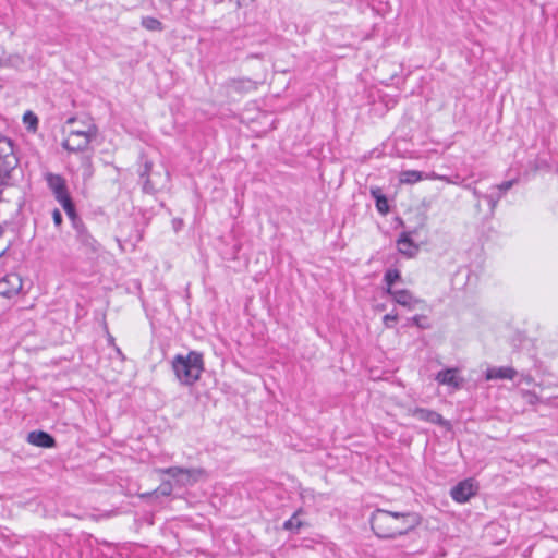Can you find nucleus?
I'll return each mask as SVG.
<instances>
[{
    "instance_id": "obj_17",
    "label": "nucleus",
    "mask_w": 558,
    "mask_h": 558,
    "mask_svg": "<svg viewBox=\"0 0 558 558\" xmlns=\"http://www.w3.org/2000/svg\"><path fill=\"white\" fill-rule=\"evenodd\" d=\"M3 283H10V286L12 287L10 290H0V293L4 294V295H10L12 293H17L21 290V288H22V280L15 274L8 275L3 279Z\"/></svg>"
},
{
    "instance_id": "obj_6",
    "label": "nucleus",
    "mask_w": 558,
    "mask_h": 558,
    "mask_svg": "<svg viewBox=\"0 0 558 558\" xmlns=\"http://www.w3.org/2000/svg\"><path fill=\"white\" fill-rule=\"evenodd\" d=\"M140 175L143 180V191L148 194H154L161 190L168 180L167 172H153L151 163L148 161L145 162L144 170Z\"/></svg>"
},
{
    "instance_id": "obj_3",
    "label": "nucleus",
    "mask_w": 558,
    "mask_h": 558,
    "mask_svg": "<svg viewBox=\"0 0 558 558\" xmlns=\"http://www.w3.org/2000/svg\"><path fill=\"white\" fill-rule=\"evenodd\" d=\"M98 134L97 125L90 121L83 129L69 130L62 146L72 153L85 151Z\"/></svg>"
},
{
    "instance_id": "obj_19",
    "label": "nucleus",
    "mask_w": 558,
    "mask_h": 558,
    "mask_svg": "<svg viewBox=\"0 0 558 558\" xmlns=\"http://www.w3.org/2000/svg\"><path fill=\"white\" fill-rule=\"evenodd\" d=\"M399 180L404 184H413L421 180H424V173L417 170L402 171L399 175Z\"/></svg>"
},
{
    "instance_id": "obj_11",
    "label": "nucleus",
    "mask_w": 558,
    "mask_h": 558,
    "mask_svg": "<svg viewBox=\"0 0 558 558\" xmlns=\"http://www.w3.org/2000/svg\"><path fill=\"white\" fill-rule=\"evenodd\" d=\"M265 75H259L257 78H236L229 82V87L235 92L244 93L255 90L258 84L264 83Z\"/></svg>"
},
{
    "instance_id": "obj_27",
    "label": "nucleus",
    "mask_w": 558,
    "mask_h": 558,
    "mask_svg": "<svg viewBox=\"0 0 558 558\" xmlns=\"http://www.w3.org/2000/svg\"><path fill=\"white\" fill-rule=\"evenodd\" d=\"M514 183H515L514 180H509V181L502 182L501 184H498L497 189L500 192L499 194L502 195L504 193H506L508 190H510L513 186Z\"/></svg>"
},
{
    "instance_id": "obj_18",
    "label": "nucleus",
    "mask_w": 558,
    "mask_h": 558,
    "mask_svg": "<svg viewBox=\"0 0 558 558\" xmlns=\"http://www.w3.org/2000/svg\"><path fill=\"white\" fill-rule=\"evenodd\" d=\"M77 240L88 251H97L98 244L83 228H77Z\"/></svg>"
},
{
    "instance_id": "obj_23",
    "label": "nucleus",
    "mask_w": 558,
    "mask_h": 558,
    "mask_svg": "<svg viewBox=\"0 0 558 558\" xmlns=\"http://www.w3.org/2000/svg\"><path fill=\"white\" fill-rule=\"evenodd\" d=\"M142 25L146 29L153 32H161L163 29L162 23L159 20L150 16L144 17L142 20Z\"/></svg>"
},
{
    "instance_id": "obj_24",
    "label": "nucleus",
    "mask_w": 558,
    "mask_h": 558,
    "mask_svg": "<svg viewBox=\"0 0 558 558\" xmlns=\"http://www.w3.org/2000/svg\"><path fill=\"white\" fill-rule=\"evenodd\" d=\"M23 122L31 131H36L38 126V118L32 111H26L23 116Z\"/></svg>"
},
{
    "instance_id": "obj_7",
    "label": "nucleus",
    "mask_w": 558,
    "mask_h": 558,
    "mask_svg": "<svg viewBox=\"0 0 558 558\" xmlns=\"http://www.w3.org/2000/svg\"><path fill=\"white\" fill-rule=\"evenodd\" d=\"M409 413L421 420V421H425V422H429L432 424H436V425H440L447 429L450 428V423L445 420L438 412L436 411H433V410H429V409H424V408H414V409H410L409 410Z\"/></svg>"
},
{
    "instance_id": "obj_2",
    "label": "nucleus",
    "mask_w": 558,
    "mask_h": 558,
    "mask_svg": "<svg viewBox=\"0 0 558 558\" xmlns=\"http://www.w3.org/2000/svg\"><path fill=\"white\" fill-rule=\"evenodd\" d=\"M177 379L184 386H193L204 372L203 354L190 351L186 355L177 354L171 362Z\"/></svg>"
},
{
    "instance_id": "obj_15",
    "label": "nucleus",
    "mask_w": 558,
    "mask_h": 558,
    "mask_svg": "<svg viewBox=\"0 0 558 558\" xmlns=\"http://www.w3.org/2000/svg\"><path fill=\"white\" fill-rule=\"evenodd\" d=\"M397 244H398L399 252L409 257L414 256L418 250L417 246L414 245V243L410 239L409 233H402V235L399 238Z\"/></svg>"
},
{
    "instance_id": "obj_16",
    "label": "nucleus",
    "mask_w": 558,
    "mask_h": 558,
    "mask_svg": "<svg viewBox=\"0 0 558 558\" xmlns=\"http://www.w3.org/2000/svg\"><path fill=\"white\" fill-rule=\"evenodd\" d=\"M25 64L24 57L20 53H11L4 57H0V66L1 68H12L15 70H21Z\"/></svg>"
},
{
    "instance_id": "obj_4",
    "label": "nucleus",
    "mask_w": 558,
    "mask_h": 558,
    "mask_svg": "<svg viewBox=\"0 0 558 558\" xmlns=\"http://www.w3.org/2000/svg\"><path fill=\"white\" fill-rule=\"evenodd\" d=\"M159 474H167L174 478L175 485L180 487L191 486L206 476V472L202 468L185 469L180 466H171L167 469L155 470Z\"/></svg>"
},
{
    "instance_id": "obj_8",
    "label": "nucleus",
    "mask_w": 558,
    "mask_h": 558,
    "mask_svg": "<svg viewBox=\"0 0 558 558\" xmlns=\"http://www.w3.org/2000/svg\"><path fill=\"white\" fill-rule=\"evenodd\" d=\"M476 486L472 480H464L451 488L450 495L457 502H466L476 494Z\"/></svg>"
},
{
    "instance_id": "obj_26",
    "label": "nucleus",
    "mask_w": 558,
    "mask_h": 558,
    "mask_svg": "<svg viewBox=\"0 0 558 558\" xmlns=\"http://www.w3.org/2000/svg\"><path fill=\"white\" fill-rule=\"evenodd\" d=\"M397 320H398V315L396 313H389V314L385 315L383 318L384 325L387 328L392 327V324L396 323Z\"/></svg>"
},
{
    "instance_id": "obj_1",
    "label": "nucleus",
    "mask_w": 558,
    "mask_h": 558,
    "mask_svg": "<svg viewBox=\"0 0 558 558\" xmlns=\"http://www.w3.org/2000/svg\"><path fill=\"white\" fill-rule=\"evenodd\" d=\"M422 522L416 512H399L376 509L369 519L371 529L379 538L393 539L409 534Z\"/></svg>"
},
{
    "instance_id": "obj_20",
    "label": "nucleus",
    "mask_w": 558,
    "mask_h": 558,
    "mask_svg": "<svg viewBox=\"0 0 558 558\" xmlns=\"http://www.w3.org/2000/svg\"><path fill=\"white\" fill-rule=\"evenodd\" d=\"M372 196L376 201V208L380 214H387L389 211V205L387 198L381 194L379 189L371 190Z\"/></svg>"
},
{
    "instance_id": "obj_10",
    "label": "nucleus",
    "mask_w": 558,
    "mask_h": 558,
    "mask_svg": "<svg viewBox=\"0 0 558 558\" xmlns=\"http://www.w3.org/2000/svg\"><path fill=\"white\" fill-rule=\"evenodd\" d=\"M440 385L460 389L463 379L458 376V368H447L437 373L435 378Z\"/></svg>"
},
{
    "instance_id": "obj_29",
    "label": "nucleus",
    "mask_w": 558,
    "mask_h": 558,
    "mask_svg": "<svg viewBox=\"0 0 558 558\" xmlns=\"http://www.w3.org/2000/svg\"><path fill=\"white\" fill-rule=\"evenodd\" d=\"M53 222L56 226H60L62 222V215L59 209H54L52 213Z\"/></svg>"
},
{
    "instance_id": "obj_5",
    "label": "nucleus",
    "mask_w": 558,
    "mask_h": 558,
    "mask_svg": "<svg viewBox=\"0 0 558 558\" xmlns=\"http://www.w3.org/2000/svg\"><path fill=\"white\" fill-rule=\"evenodd\" d=\"M47 183L52 190L57 201L62 205L63 209L71 219H75V209L68 194L64 180L58 175L48 173L46 175Z\"/></svg>"
},
{
    "instance_id": "obj_9",
    "label": "nucleus",
    "mask_w": 558,
    "mask_h": 558,
    "mask_svg": "<svg viewBox=\"0 0 558 558\" xmlns=\"http://www.w3.org/2000/svg\"><path fill=\"white\" fill-rule=\"evenodd\" d=\"M0 163L3 165V168L10 169L15 167L16 158L13 154V145L12 142L0 134Z\"/></svg>"
},
{
    "instance_id": "obj_34",
    "label": "nucleus",
    "mask_w": 558,
    "mask_h": 558,
    "mask_svg": "<svg viewBox=\"0 0 558 558\" xmlns=\"http://www.w3.org/2000/svg\"><path fill=\"white\" fill-rule=\"evenodd\" d=\"M413 322H414L415 324H417V323H418V318H417V317H414V318H413Z\"/></svg>"
},
{
    "instance_id": "obj_36",
    "label": "nucleus",
    "mask_w": 558,
    "mask_h": 558,
    "mask_svg": "<svg viewBox=\"0 0 558 558\" xmlns=\"http://www.w3.org/2000/svg\"><path fill=\"white\" fill-rule=\"evenodd\" d=\"M1 87H2V86L0 85V88H1Z\"/></svg>"
},
{
    "instance_id": "obj_33",
    "label": "nucleus",
    "mask_w": 558,
    "mask_h": 558,
    "mask_svg": "<svg viewBox=\"0 0 558 558\" xmlns=\"http://www.w3.org/2000/svg\"><path fill=\"white\" fill-rule=\"evenodd\" d=\"M74 122H75V118H69L66 121V124L70 125V124H73Z\"/></svg>"
},
{
    "instance_id": "obj_30",
    "label": "nucleus",
    "mask_w": 558,
    "mask_h": 558,
    "mask_svg": "<svg viewBox=\"0 0 558 558\" xmlns=\"http://www.w3.org/2000/svg\"><path fill=\"white\" fill-rule=\"evenodd\" d=\"M438 178H439V174H437L435 172L424 174V179H426V180H438Z\"/></svg>"
},
{
    "instance_id": "obj_25",
    "label": "nucleus",
    "mask_w": 558,
    "mask_h": 558,
    "mask_svg": "<svg viewBox=\"0 0 558 558\" xmlns=\"http://www.w3.org/2000/svg\"><path fill=\"white\" fill-rule=\"evenodd\" d=\"M302 525L303 523L298 519V512H295L289 520L284 522L283 529L298 532Z\"/></svg>"
},
{
    "instance_id": "obj_13",
    "label": "nucleus",
    "mask_w": 558,
    "mask_h": 558,
    "mask_svg": "<svg viewBox=\"0 0 558 558\" xmlns=\"http://www.w3.org/2000/svg\"><path fill=\"white\" fill-rule=\"evenodd\" d=\"M389 295L393 298L396 303L409 310L415 308V306L422 302L421 300L414 298L413 294L405 289L395 290L390 292Z\"/></svg>"
},
{
    "instance_id": "obj_28",
    "label": "nucleus",
    "mask_w": 558,
    "mask_h": 558,
    "mask_svg": "<svg viewBox=\"0 0 558 558\" xmlns=\"http://www.w3.org/2000/svg\"><path fill=\"white\" fill-rule=\"evenodd\" d=\"M501 196H502L501 194H498L496 197H494L493 195L484 196V198L488 202V204L490 206L492 213L495 210L497 203L501 198Z\"/></svg>"
},
{
    "instance_id": "obj_14",
    "label": "nucleus",
    "mask_w": 558,
    "mask_h": 558,
    "mask_svg": "<svg viewBox=\"0 0 558 558\" xmlns=\"http://www.w3.org/2000/svg\"><path fill=\"white\" fill-rule=\"evenodd\" d=\"M517 371L512 367H492L486 371L485 378L493 379H513Z\"/></svg>"
},
{
    "instance_id": "obj_32",
    "label": "nucleus",
    "mask_w": 558,
    "mask_h": 558,
    "mask_svg": "<svg viewBox=\"0 0 558 558\" xmlns=\"http://www.w3.org/2000/svg\"><path fill=\"white\" fill-rule=\"evenodd\" d=\"M438 180L444 181V182H446V183H448V184L456 183L453 180H451V179H450L449 177H447V175H440V174H439Z\"/></svg>"
},
{
    "instance_id": "obj_31",
    "label": "nucleus",
    "mask_w": 558,
    "mask_h": 558,
    "mask_svg": "<svg viewBox=\"0 0 558 558\" xmlns=\"http://www.w3.org/2000/svg\"><path fill=\"white\" fill-rule=\"evenodd\" d=\"M465 187H466V189H469V190H471V191H472V193H473V195H474L477 199H480V198H482V197H483V196L481 195V193H480L476 189L472 187L471 185H466Z\"/></svg>"
},
{
    "instance_id": "obj_12",
    "label": "nucleus",
    "mask_w": 558,
    "mask_h": 558,
    "mask_svg": "<svg viewBox=\"0 0 558 558\" xmlns=\"http://www.w3.org/2000/svg\"><path fill=\"white\" fill-rule=\"evenodd\" d=\"M27 441L31 445H34V446L40 447V448H53L56 446L54 438L50 434H48L44 430H34V432L28 433Z\"/></svg>"
},
{
    "instance_id": "obj_22",
    "label": "nucleus",
    "mask_w": 558,
    "mask_h": 558,
    "mask_svg": "<svg viewBox=\"0 0 558 558\" xmlns=\"http://www.w3.org/2000/svg\"><path fill=\"white\" fill-rule=\"evenodd\" d=\"M400 279V272L398 269H388L385 274V282L387 284L386 293H390L396 289L392 288L393 283Z\"/></svg>"
},
{
    "instance_id": "obj_35",
    "label": "nucleus",
    "mask_w": 558,
    "mask_h": 558,
    "mask_svg": "<svg viewBox=\"0 0 558 558\" xmlns=\"http://www.w3.org/2000/svg\"><path fill=\"white\" fill-rule=\"evenodd\" d=\"M3 254H4V251H2V252L0 253V256H2Z\"/></svg>"
},
{
    "instance_id": "obj_21",
    "label": "nucleus",
    "mask_w": 558,
    "mask_h": 558,
    "mask_svg": "<svg viewBox=\"0 0 558 558\" xmlns=\"http://www.w3.org/2000/svg\"><path fill=\"white\" fill-rule=\"evenodd\" d=\"M172 489H173V485L171 484V482L165 481L154 492L140 494V497L141 498H148V497H150L153 495H156V494H160L162 496H169L172 493Z\"/></svg>"
}]
</instances>
